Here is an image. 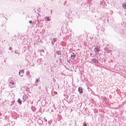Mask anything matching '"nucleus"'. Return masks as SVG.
Returning a JSON list of instances; mask_svg holds the SVG:
<instances>
[{"mask_svg": "<svg viewBox=\"0 0 126 126\" xmlns=\"http://www.w3.org/2000/svg\"><path fill=\"white\" fill-rule=\"evenodd\" d=\"M84 126H87V124H86V123H84Z\"/></svg>", "mask_w": 126, "mask_h": 126, "instance_id": "12", "label": "nucleus"}, {"mask_svg": "<svg viewBox=\"0 0 126 126\" xmlns=\"http://www.w3.org/2000/svg\"><path fill=\"white\" fill-rule=\"evenodd\" d=\"M95 52H99L100 51V47L97 46L95 49H94Z\"/></svg>", "mask_w": 126, "mask_h": 126, "instance_id": "4", "label": "nucleus"}, {"mask_svg": "<svg viewBox=\"0 0 126 126\" xmlns=\"http://www.w3.org/2000/svg\"><path fill=\"white\" fill-rule=\"evenodd\" d=\"M57 54L58 55H61V52L60 51H57Z\"/></svg>", "mask_w": 126, "mask_h": 126, "instance_id": "11", "label": "nucleus"}, {"mask_svg": "<svg viewBox=\"0 0 126 126\" xmlns=\"http://www.w3.org/2000/svg\"><path fill=\"white\" fill-rule=\"evenodd\" d=\"M10 83H11V84H12V85H14V83L13 82H12V81L11 82H10Z\"/></svg>", "mask_w": 126, "mask_h": 126, "instance_id": "10", "label": "nucleus"}, {"mask_svg": "<svg viewBox=\"0 0 126 126\" xmlns=\"http://www.w3.org/2000/svg\"><path fill=\"white\" fill-rule=\"evenodd\" d=\"M46 20H47V21H49V20H51V19L50 18V17H48L47 18H46Z\"/></svg>", "mask_w": 126, "mask_h": 126, "instance_id": "7", "label": "nucleus"}, {"mask_svg": "<svg viewBox=\"0 0 126 126\" xmlns=\"http://www.w3.org/2000/svg\"><path fill=\"white\" fill-rule=\"evenodd\" d=\"M19 75L20 76H22L24 75V70H21L19 71Z\"/></svg>", "mask_w": 126, "mask_h": 126, "instance_id": "3", "label": "nucleus"}, {"mask_svg": "<svg viewBox=\"0 0 126 126\" xmlns=\"http://www.w3.org/2000/svg\"><path fill=\"white\" fill-rule=\"evenodd\" d=\"M18 102L19 104H21L22 101H21V100L20 99H18Z\"/></svg>", "mask_w": 126, "mask_h": 126, "instance_id": "8", "label": "nucleus"}, {"mask_svg": "<svg viewBox=\"0 0 126 126\" xmlns=\"http://www.w3.org/2000/svg\"><path fill=\"white\" fill-rule=\"evenodd\" d=\"M29 23H30V24L32 23V21H30L29 22Z\"/></svg>", "mask_w": 126, "mask_h": 126, "instance_id": "14", "label": "nucleus"}, {"mask_svg": "<svg viewBox=\"0 0 126 126\" xmlns=\"http://www.w3.org/2000/svg\"><path fill=\"white\" fill-rule=\"evenodd\" d=\"M78 91L79 93H83V89H82V87H80L78 88Z\"/></svg>", "mask_w": 126, "mask_h": 126, "instance_id": "1", "label": "nucleus"}, {"mask_svg": "<svg viewBox=\"0 0 126 126\" xmlns=\"http://www.w3.org/2000/svg\"><path fill=\"white\" fill-rule=\"evenodd\" d=\"M75 57H76V56L75 55V54L74 53H72L71 55V58L72 60H74L75 59Z\"/></svg>", "mask_w": 126, "mask_h": 126, "instance_id": "2", "label": "nucleus"}, {"mask_svg": "<svg viewBox=\"0 0 126 126\" xmlns=\"http://www.w3.org/2000/svg\"><path fill=\"white\" fill-rule=\"evenodd\" d=\"M123 7L124 8H125V9H126V3H124V4H123Z\"/></svg>", "mask_w": 126, "mask_h": 126, "instance_id": "6", "label": "nucleus"}, {"mask_svg": "<svg viewBox=\"0 0 126 126\" xmlns=\"http://www.w3.org/2000/svg\"><path fill=\"white\" fill-rule=\"evenodd\" d=\"M56 41H57V39L56 38H53L52 42H53V43H55Z\"/></svg>", "mask_w": 126, "mask_h": 126, "instance_id": "9", "label": "nucleus"}, {"mask_svg": "<svg viewBox=\"0 0 126 126\" xmlns=\"http://www.w3.org/2000/svg\"><path fill=\"white\" fill-rule=\"evenodd\" d=\"M92 62H93L94 63H99V62H98V61H97L96 59L93 60Z\"/></svg>", "mask_w": 126, "mask_h": 126, "instance_id": "5", "label": "nucleus"}, {"mask_svg": "<svg viewBox=\"0 0 126 126\" xmlns=\"http://www.w3.org/2000/svg\"><path fill=\"white\" fill-rule=\"evenodd\" d=\"M44 121H45V122H47V119H46L45 118H44Z\"/></svg>", "mask_w": 126, "mask_h": 126, "instance_id": "13", "label": "nucleus"}]
</instances>
